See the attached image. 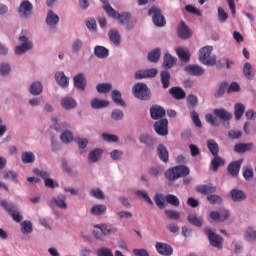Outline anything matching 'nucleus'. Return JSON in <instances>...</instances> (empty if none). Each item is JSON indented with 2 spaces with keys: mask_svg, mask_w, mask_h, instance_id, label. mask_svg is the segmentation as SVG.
<instances>
[{
  "mask_svg": "<svg viewBox=\"0 0 256 256\" xmlns=\"http://www.w3.org/2000/svg\"><path fill=\"white\" fill-rule=\"evenodd\" d=\"M101 155H103V150L99 148L90 151L88 155V163H97V161L101 159Z\"/></svg>",
  "mask_w": 256,
  "mask_h": 256,
  "instance_id": "473e14b6",
  "label": "nucleus"
},
{
  "mask_svg": "<svg viewBox=\"0 0 256 256\" xmlns=\"http://www.w3.org/2000/svg\"><path fill=\"white\" fill-rule=\"evenodd\" d=\"M132 91L137 99H149V87H147V84L137 83L133 86Z\"/></svg>",
  "mask_w": 256,
  "mask_h": 256,
  "instance_id": "0eeeda50",
  "label": "nucleus"
},
{
  "mask_svg": "<svg viewBox=\"0 0 256 256\" xmlns=\"http://www.w3.org/2000/svg\"><path fill=\"white\" fill-rule=\"evenodd\" d=\"M230 197L232 201L241 202V201H245L247 196H245V192H243V190L233 189L230 192Z\"/></svg>",
  "mask_w": 256,
  "mask_h": 256,
  "instance_id": "cd10ccee",
  "label": "nucleus"
},
{
  "mask_svg": "<svg viewBox=\"0 0 256 256\" xmlns=\"http://www.w3.org/2000/svg\"><path fill=\"white\" fill-rule=\"evenodd\" d=\"M97 256H113V251L110 248L102 247L96 252Z\"/></svg>",
  "mask_w": 256,
  "mask_h": 256,
  "instance_id": "338daca9",
  "label": "nucleus"
},
{
  "mask_svg": "<svg viewBox=\"0 0 256 256\" xmlns=\"http://www.w3.org/2000/svg\"><path fill=\"white\" fill-rule=\"evenodd\" d=\"M22 162L27 163H34L35 162V154L33 152H23L22 153Z\"/></svg>",
  "mask_w": 256,
  "mask_h": 256,
  "instance_id": "603ef678",
  "label": "nucleus"
},
{
  "mask_svg": "<svg viewBox=\"0 0 256 256\" xmlns=\"http://www.w3.org/2000/svg\"><path fill=\"white\" fill-rule=\"evenodd\" d=\"M166 203H169L170 205H173L174 207H179V198L177 196L168 194L165 197Z\"/></svg>",
  "mask_w": 256,
  "mask_h": 256,
  "instance_id": "4d7b16f0",
  "label": "nucleus"
},
{
  "mask_svg": "<svg viewBox=\"0 0 256 256\" xmlns=\"http://www.w3.org/2000/svg\"><path fill=\"white\" fill-rule=\"evenodd\" d=\"M159 59H161V49L156 48V49L152 50L150 53H148V60L151 63H157V61H159Z\"/></svg>",
  "mask_w": 256,
  "mask_h": 256,
  "instance_id": "37998d69",
  "label": "nucleus"
},
{
  "mask_svg": "<svg viewBox=\"0 0 256 256\" xmlns=\"http://www.w3.org/2000/svg\"><path fill=\"white\" fill-rule=\"evenodd\" d=\"M83 49V40L81 39H76L72 43V52L73 53H79Z\"/></svg>",
  "mask_w": 256,
  "mask_h": 256,
  "instance_id": "bf43d9fd",
  "label": "nucleus"
},
{
  "mask_svg": "<svg viewBox=\"0 0 256 256\" xmlns=\"http://www.w3.org/2000/svg\"><path fill=\"white\" fill-rule=\"evenodd\" d=\"M105 11L109 15V17H112L113 19H117L121 25H126L127 29H133V26L129 25V19H131V14L124 12V13H118L111 7V5H105Z\"/></svg>",
  "mask_w": 256,
  "mask_h": 256,
  "instance_id": "f257e3e1",
  "label": "nucleus"
},
{
  "mask_svg": "<svg viewBox=\"0 0 256 256\" xmlns=\"http://www.w3.org/2000/svg\"><path fill=\"white\" fill-rule=\"evenodd\" d=\"M225 162L221 159L219 156H215L214 159L211 162V169L213 171H217L221 165H223Z\"/></svg>",
  "mask_w": 256,
  "mask_h": 256,
  "instance_id": "6e6d98bb",
  "label": "nucleus"
},
{
  "mask_svg": "<svg viewBox=\"0 0 256 256\" xmlns=\"http://www.w3.org/2000/svg\"><path fill=\"white\" fill-rule=\"evenodd\" d=\"M18 14L22 19H29L33 15V4L29 0H24L18 7Z\"/></svg>",
  "mask_w": 256,
  "mask_h": 256,
  "instance_id": "6e6552de",
  "label": "nucleus"
},
{
  "mask_svg": "<svg viewBox=\"0 0 256 256\" xmlns=\"http://www.w3.org/2000/svg\"><path fill=\"white\" fill-rule=\"evenodd\" d=\"M91 197H94V199H105V195L103 194V191L99 188H93L90 191Z\"/></svg>",
  "mask_w": 256,
  "mask_h": 256,
  "instance_id": "e2e57ef3",
  "label": "nucleus"
},
{
  "mask_svg": "<svg viewBox=\"0 0 256 256\" xmlns=\"http://www.w3.org/2000/svg\"><path fill=\"white\" fill-rule=\"evenodd\" d=\"M155 249L159 255L171 256L173 255V247L170 244L163 242H156Z\"/></svg>",
  "mask_w": 256,
  "mask_h": 256,
  "instance_id": "f8f14e48",
  "label": "nucleus"
},
{
  "mask_svg": "<svg viewBox=\"0 0 256 256\" xmlns=\"http://www.w3.org/2000/svg\"><path fill=\"white\" fill-rule=\"evenodd\" d=\"M0 207H3V209H5V211L11 215L13 221H16V223H21V221H23V215L21 214V211H19V208L13 203H9L6 200L0 199Z\"/></svg>",
  "mask_w": 256,
  "mask_h": 256,
  "instance_id": "20e7f679",
  "label": "nucleus"
},
{
  "mask_svg": "<svg viewBox=\"0 0 256 256\" xmlns=\"http://www.w3.org/2000/svg\"><path fill=\"white\" fill-rule=\"evenodd\" d=\"M170 95L174 97V99H177L178 101H181V99H185V90H183L181 87H172L169 90Z\"/></svg>",
  "mask_w": 256,
  "mask_h": 256,
  "instance_id": "2f4dec72",
  "label": "nucleus"
},
{
  "mask_svg": "<svg viewBox=\"0 0 256 256\" xmlns=\"http://www.w3.org/2000/svg\"><path fill=\"white\" fill-rule=\"evenodd\" d=\"M244 239L249 243H255L256 241V230L253 227H248L244 234Z\"/></svg>",
  "mask_w": 256,
  "mask_h": 256,
  "instance_id": "a19ab883",
  "label": "nucleus"
},
{
  "mask_svg": "<svg viewBox=\"0 0 256 256\" xmlns=\"http://www.w3.org/2000/svg\"><path fill=\"white\" fill-rule=\"evenodd\" d=\"M112 101L116 103V105H120V107H125V101L121 98V92L119 90L112 91Z\"/></svg>",
  "mask_w": 256,
  "mask_h": 256,
  "instance_id": "c03bdc74",
  "label": "nucleus"
},
{
  "mask_svg": "<svg viewBox=\"0 0 256 256\" xmlns=\"http://www.w3.org/2000/svg\"><path fill=\"white\" fill-rule=\"evenodd\" d=\"M245 113V104L243 103H236L234 105V117L237 121L243 117Z\"/></svg>",
  "mask_w": 256,
  "mask_h": 256,
  "instance_id": "4c0bfd02",
  "label": "nucleus"
},
{
  "mask_svg": "<svg viewBox=\"0 0 256 256\" xmlns=\"http://www.w3.org/2000/svg\"><path fill=\"white\" fill-rule=\"evenodd\" d=\"M157 155L163 163H167L169 161V151H167V148L163 144L158 145Z\"/></svg>",
  "mask_w": 256,
  "mask_h": 256,
  "instance_id": "4be33fe9",
  "label": "nucleus"
},
{
  "mask_svg": "<svg viewBox=\"0 0 256 256\" xmlns=\"http://www.w3.org/2000/svg\"><path fill=\"white\" fill-rule=\"evenodd\" d=\"M207 147L213 157H217L219 155V144L213 139L207 141Z\"/></svg>",
  "mask_w": 256,
  "mask_h": 256,
  "instance_id": "ea45409f",
  "label": "nucleus"
},
{
  "mask_svg": "<svg viewBox=\"0 0 256 256\" xmlns=\"http://www.w3.org/2000/svg\"><path fill=\"white\" fill-rule=\"evenodd\" d=\"M61 106L63 109L71 110L77 107V101L73 99V97H64L61 100Z\"/></svg>",
  "mask_w": 256,
  "mask_h": 256,
  "instance_id": "a878e982",
  "label": "nucleus"
},
{
  "mask_svg": "<svg viewBox=\"0 0 256 256\" xmlns=\"http://www.w3.org/2000/svg\"><path fill=\"white\" fill-rule=\"evenodd\" d=\"M196 191L198 193H201L202 195H209L211 193H215V191H217V188L212 185H198L196 186Z\"/></svg>",
  "mask_w": 256,
  "mask_h": 256,
  "instance_id": "c756f323",
  "label": "nucleus"
},
{
  "mask_svg": "<svg viewBox=\"0 0 256 256\" xmlns=\"http://www.w3.org/2000/svg\"><path fill=\"white\" fill-rule=\"evenodd\" d=\"M54 77L56 83H58L60 87H62L63 89H67V87H69V77L65 76V72H56Z\"/></svg>",
  "mask_w": 256,
  "mask_h": 256,
  "instance_id": "a211bd4d",
  "label": "nucleus"
},
{
  "mask_svg": "<svg viewBox=\"0 0 256 256\" xmlns=\"http://www.w3.org/2000/svg\"><path fill=\"white\" fill-rule=\"evenodd\" d=\"M187 105L189 107H197V105H199V99L197 98L196 95H193V94H190L188 97H187Z\"/></svg>",
  "mask_w": 256,
  "mask_h": 256,
  "instance_id": "680f3d73",
  "label": "nucleus"
},
{
  "mask_svg": "<svg viewBox=\"0 0 256 256\" xmlns=\"http://www.w3.org/2000/svg\"><path fill=\"white\" fill-rule=\"evenodd\" d=\"M189 173H190L189 167L180 165V166H176L168 169L165 172V177L166 179H168V181H175L181 177H187Z\"/></svg>",
  "mask_w": 256,
  "mask_h": 256,
  "instance_id": "7ed1b4c3",
  "label": "nucleus"
},
{
  "mask_svg": "<svg viewBox=\"0 0 256 256\" xmlns=\"http://www.w3.org/2000/svg\"><path fill=\"white\" fill-rule=\"evenodd\" d=\"M19 41L21 45L15 47L16 55H23V53H27V51H31L33 49V41H31L26 36H20Z\"/></svg>",
  "mask_w": 256,
  "mask_h": 256,
  "instance_id": "39448f33",
  "label": "nucleus"
},
{
  "mask_svg": "<svg viewBox=\"0 0 256 256\" xmlns=\"http://www.w3.org/2000/svg\"><path fill=\"white\" fill-rule=\"evenodd\" d=\"M213 113L221 121H231L233 119V114L225 110V108H216L213 110Z\"/></svg>",
  "mask_w": 256,
  "mask_h": 256,
  "instance_id": "6ab92c4d",
  "label": "nucleus"
},
{
  "mask_svg": "<svg viewBox=\"0 0 256 256\" xmlns=\"http://www.w3.org/2000/svg\"><path fill=\"white\" fill-rule=\"evenodd\" d=\"M177 63V58L173 57L171 54L166 53L164 56L163 66L165 69H171Z\"/></svg>",
  "mask_w": 256,
  "mask_h": 256,
  "instance_id": "58836bf2",
  "label": "nucleus"
},
{
  "mask_svg": "<svg viewBox=\"0 0 256 256\" xmlns=\"http://www.w3.org/2000/svg\"><path fill=\"white\" fill-rule=\"evenodd\" d=\"M60 139L63 143H71V141L74 139L73 132L64 130L60 135Z\"/></svg>",
  "mask_w": 256,
  "mask_h": 256,
  "instance_id": "09e8293b",
  "label": "nucleus"
},
{
  "mask_svg": "<svg viewBox=\"0 0 256 256\" xmlns=\"http://www.w3.org/2000/svg\"><path fill=\"white\" fill-rule=\"evenodd\" d=\"M140 143H144L147 147H153L155 140L153 139V136L149 134H142L140 136Z\"/></svg>",
  "mask_w": 256,
  "mask_h": 256,
  "instance_id": "a18cd8bd",
  "label": "nucleus"
},
{
  "mask_svg": "<svg viewBox=\"0 0 256 256\" xmlns=\"http://www.w3.org/2000/svg\"><path fill=\"white\" fill-rule=\"evenodd\" d=\"M150 115L155 121L163 119L165 117V109L159 105L151 106Z\"/></svg>",
  "mask_w": 256,
  "mask_h": 256,
  "instance_id": "f3484780",
  "label": "nucleus"
},
{
  "mask_svg": "<svg viewBox=\"0 0 256 256\" xmlns=\"http://www.w3.org/2000/svg\"><path fill=\"white\" fill-rule=\"evenodd\" d=\"M231 217V212L228 209L222 208L218 211L210 212V219L212 221H217L218 223H223V221H227Z\"/></svg>",
  "mask_w": 256,
  "mask_h": 256,
  "instance_id": "9d476101",
  "label": "nucleus"
},
{
  "mask_svg": "<svg viewBox=\"0 0 256 256\" xmlns=\"http://www.w3.org/2000/svg\"><path fill=\"white\" fill-rule=\"evenodd\" d=\"M49 205L51 207H58L59 209H67V196L65 194H59L54 196L49 200Z\"/></svg>",
  "mask_w": 256,
  "mask_h": 256,
  "instance_id": "9b49d317",
  "label": "nucleus"
},
{
  "mask_svg": "<svg viewBox=\"0 0 256 256\" xmlns=\"http://www.w3.org/2000/svg\"><path fill=\"white\" fill-rule=\"evenodd\" d=\"M46 23L50 27H55L59 23V15L55 14L52 10H49L46 16Z\"/></svg>",
  "mask_w": 256,
  "mask_h": 256,
  "instance_id": "7c9ffc66",
  "label": "nucleus"
},
{
  "mask_svg": "<svg viewBox=\"0 0 256 256\" xmlns=\"http://www.w3.org/2000/svg\"><path fill=\"white\" fill-rule=\"evenodd\" d=\"M74 87L78 89V91H85V88L87 87V78L85 77V74L78 73L73 77Z\"/></svg>",
  "mask_w": 256,
  "mask_h": 256,
  "instance_id": "4468645a",
  "label": "nucleus"
},
{
  "mask_svg": "<svg viewBox=\"0 0 256 256\" xmlns=\"http://www.w3.org/2000/svg\"><path fill=\"white\" fill-rule=\"evenodd\" d=\"M160 77H161V83L163 85V88L164 89L169 88V83L171 81V74H169L168 71H163L161 72Z\"/></svg>",
  "mask_w": 256,
  "mask_h": 256,
  "instance_id": "49530a36",
  "label": "nucleus"
},
{
  "mask_svg": "<svg viewBox=\"0 0 256 256\" xmlns=\"http://www.w3.org/2000/svg\"><path fill=\"white\" fill-rule=\"evenodd\" d=\"M217 17L219 23H227V19H229V14L223 9V7H218Z\"/></svg>",
  "mask_w": 256,
  "mask_h": 256,
  "instance_id": "de8ad7c7",
  "label": "nucleus"
},
{
  "mask_svg": "<svg viewBox=\"0 0 256 256\" xmlns=\"http://www.w3.org/2000/svg\"><path fill=\"white\" fill-rule=\"evenodd\" d=\"M135 194L138 195V197H142V199H144V201H147L149 205L153 204V200L149 198V194L147 193V191L138 190L135 192Z\"/></svg>",
  "mask_w": 256,
  "mask_h": 256,
  "instance_id": "69168bd1",
  "label": "nucleus"
},
{
  "mask_svg": "<svg viewBox=\"0 0 256 256\" xmlns=\"http://www.w3.org/2000/svg\"><path fill=\"white\" fill-rule=\"evenodd\" d=\"M176 53L181 61L184 63H188L189 59H191V54L189 50L185 47H178L176 49Z\"/></svg>",
  "mask_w": 256,
  "mask_h": 256,
  "instance_id": "b1692460",
  "label": "nucleus"
},
{
  "mask_svg": "<svg viewBox=\"0 0 256 256\" xmlns=\"http://www.w3.org/2000/svg\"><path fill=\"white\" fill-rule=\"evenodd\" d=\"M213 52V46H205L199 51V61L202 62L206 67H213L217 63V57L211 56Z\"/></svg>",
  "mask_w": 256,
  "mask_h": 256,
  "instance_id": "f03ea898",
  "label": "nucleus"
},
{
  "mask_svg": "<svg viewBox=\"0 0 256 256\" xmlns=\"http://www.w3.org/2000/svg\"><path fill=\"white\" fill-rule=\"evenodd\" d=\"M95 227L101 231L102 235H114V233L117 231V228L111 225L100 224L96 225Z\"/></svg>",
  "mask_w": 256,
  "mask_h": 256,
  "instance_id": "f704fd0d",
  "label": "nucleus"
},
{
  "mask_svg": "<svg viewBox=\"0 0 256 256\" xmlns=\"http://www.w3.org/2000/svg\"><path fill=\"white\" fill-rule=\"evenodd\" d=\"M29 93L34 96L41 95L43 93V84L39 81L32 83L29 87Z\"/></svg>",
  "mask_w": 256,
  "mask_h": 256,
  "instance_id": "72a5a7b5",
  "label": "nucleus"
},
{
  "mask_svg": "<svg viewBox=\"0 0 256 256\" xmlns=\"http://www.w3.org/2000/svg\"><path fill=\"white\" fill-rule=\"evenodd\" d=\"M9 73H11V65H9V63L6 62L0 63V75L2 77H7Z\"/></svg>",
  "mask_w": 256,
  "mask_h": 256,
  "instance_id": "8fccbe9b",
  "label": "nucleus"
},
{
  "mask_svg": "<svg viewBox=\"0 0 256 256\" xmlns=\"http://www.w3.org/2000/svg\"><path fill=\"white\" fill-rule=\"evenodd\" d=\"M207 199L212 205H221L223 203V198L219 195H208Z\"/></svg>",
  "mask_w": 256,
  "mask_h": 256,
  "instance_id": "13d9d810",
  "label": "nucleus"
},
{
  "mask_svg": "<svg viewBox=\"0 0 256 256\" xmlns=\"http://www.w3.org/2000/svg\"><path fill=\"white\" fill-rule=\"evenodd\" d=\"M187 219L191 225H194V227H203V217L191 213L188 215Z\"/></svg>",
  "mask_w": 256,
  "mask_h": 256,
  "instance_id": "bb28decb",
  "label": "nucleus"
},
{
  "mask_svg": "<svg viewBox=\"0 0 256 256\" xmlns=\"http://www.w3.org/2000/svg\"><path fill=\"white\" fill-rule=\"evenodd\" d=\"M164 213L168 219H173L174 221H177L181 217V213L175 210H165Z\"/></svg>",
  "mask_w": 256,
  "mask_h": 256,
  "instance_id": "052dcab7",
  "label": "nucleus"
},
{
  "mask_svg": "<svg viewBox=\"0 0 256 256\" xmlns=\"http://www.w3.org/2000/svg\"><path fill=\"white\" fill-rule=\"evenodd\" d=\"M149 15H152V21L156 27H165V17L161 14V9L153 6L149 9Z\"/></svg>",
  "mask_w": 256,
  "mask_h": 256,
  "instance_id": "423d86ee",
  "label": "nucleus"
},
{
  "mask_svg": "<svg viewBox=\"0 0 256 256\" xmlns=\"http://www.w3.org/2000/svg\"><path fill=\"white\" fill-rule=\"evenodd\" d=\"M20 230L23 235H31L33 233V223L28 220L21 222Z\"/></svg>",
  "mask_w": 256,
  "mask_h": 256,
  "instance_id": "c9c22d12",
  "label": "nucleus"
},
{
  "mask_svg": "<svg viewBox=\"0 0 256 256\" xmlns=\"http://www.w3.org/2000/svg\"><path fill=\"white\" fill-rule=\"evenodd\" d=\"M255 149V144L253 142L248 143H238L234 146L235 153H247L249 151H253Z\"/></svg>",
  "mask_w": 256,
  "mask_h": 256,
  "instance_id": "2eb2a0df",
  "label": "nucleus"
},
{
  "mask_svg": "<svg viewBox=\"0 0 256 256\" xmlns=\"http://www.w3.org/2000/svg\"><path fill=\"white\" fill-rule=\"evenodd\" d=\"M242 163H243V159L230 163L228 166V173H230L232 177H237L239 175V171L241 169Z\"/></svg>",
  "mask_w": 256,
  "mask_h": 256,
  "instance_id": "aec40b11",
  "label": "nucleus"
},
{
  "mask_svg": "<svg viewBox=\"0 0 256 256\" xmlns=\"http://www.w3.org/2000/svg\"><path fill=\"white\" fill-rule=\"evenodd\" d=\"M108 37L111 43L115 45V47H119L121 45V34L115 30V29H110L108 32Z\"/></svg>",
  "mask_w": 256,
  "mask_h": 256,
  "instance_id": "412c9836",
  "label": "nucleus"
},
{
  "mask_svg": "<svg viewBox=\"0 0 256 256\" xmlns=\"http://www.w3.org/2000/svg\"><path fill=\"white\" fill-rule=\"evenodd\" d=\"M111 89H112V85L110 83H100L96 86V90L99 93H109Z\"/></svg>",
  "mask_w": 256,
  "mask_h": 256,
  "instance_id": "5fc2aeb1",
  "label": "nucleus"
},
{
  "mask_svg": "<svg viewBox=\"0 0 256 256\" xmlns=\"http://www.w3.org/2000/svg\"><path fill=\"white\" fill-rule=\"evenodd\" d=\"M111 117L112 119H114V121H121V119H123L124 117L123 110H119V109L113 110Z\"/></svg>",
  "mask_w": 256,
  "mask_h": 256,
  "instance_id": "774afa93",
  "label": "nucleus"
},
{
  "mask_svg": "<svg viewBox=\"0 0 256 256\" xmlns=\"http://www.w3.org/2000/svg\"><path fill=\"white\" fill-rule=\"evenodd\" d=\"M52 123L54 124V129H56V131H61V129H69V127H71V125L67 122L59 124L57 118L55 117L52 118Z\"/></svg>",
  "mask_w": 256,
  "mask_h": 256,
  "instance_id": "864d4df0",
  "label": "nucleus"
},
{
  "mask_svg": "<svg viewBox=\"0 0 256 256\" xmlns=\"http://www.w3.org/2000/svg\"><path fill=\"white\" fill-rule=\"evenodd\" d=\"M169 121L167 119H161L160 121L155 122L154 129L158 135L165 136L169 133L168 130Z\"/></svg>",
  "mask_w": 256,
  "mask_h": 256,
  "instance_id": "ddd939ff",
  "label": "nucleus"
},
{
  "mask_svg": "<svg viewBox=\"0 0 256 256\" xmlns=\"http://www.w3.org/2000/svg\"><path fill=\"white\" fill-rule=\"evenodd\" d=\"M178 35L181 39H189L191 37V30H189L184 22H181L178 26Z\"/></svg>",
  "mask_w": 256,
  "mask_h": 256,
  "instance_id": "c85d7f7f",
  "label": "nucleus"
},
{
  "mask_svg": "<svg viewBox=\"0 0 256 256\" xmlns=\"http://www.w3.org/2000/svg\"><path fill=\"white\" fill-rule=\"evenodd\" d=\"M204 231L212 247H216V249H223V238H221V236L213 232L211 228H205Z\"/></svg>",
  "mask_w": 256,
  "mask_h": 256,
  "instance_id": "1a4fd4ad",
  "label": "nucleus"
},
{
  "mask_svg": "<svg viewBox=\"0 0 256 256\" xmlns=\"http://www.w3.org/2000/svg\"><path fill=\"white\" fill-rule=\"evenodd\" d=\"M190 115L194 125L199 129H201V127H203V124H201V119L199 118V114L195 111H192Z\"/></svg>",
  "mask_w": 256,
  "mask_h": 256,
  "instance_id": "0e129e2a",
  "label": "nucleus"
},
{
  "mask_svg": "<svg viewBox=\"0 0 256 256\" xmlns=\"http://www.w3.org/2000/svg\"><path fill=\"white\" fill-rule=\"evenodd\" d=\"M90 213L97 217L105 215V213H107V206H105V204H96L90 208Z\"/></svg>",
  "mask_w": 256,
  "mask_h": 256,
  "instance_id": "393cba45",
  "label": "nucleus"
},
{
  "mask_svg": "<svg viewBox=\"0 0 256 256\" xmlns=\"http://www.w3.org/2000/svg\"><path fill=\"white\" fill-rule=\"evenodd\" d=\"M154 201L157 205V207H159V209H165V196L163 194H156L154 196Z\"/></svg>",
  "mask_w": 256,
  "mask_h": 256,
  "instance_id": "3c124183",
  "label": "nucleus"
},
{
  "mask_svg": "<svg viewBox=\"0 0 256 256\" xmlns=\"http://www.w3.org/2000/svg\"><path fill=\"white\" fill-rule=\"evenodd\" d=\"M94 55H96L98 59H107V57H109V49L103 46H96L94 48Z\"/></svg>",
  "mask_w": 256,
  "mask_h": 256,
  "instance_id": "e433bc0d",
  "label": "nucleus"
},
{
  "mask_svg": "<svg viewBox=\"0 0 256 256\" xmlns=\"http://www.w3.org/2000/svg\"><path fill=\"white\" fill-rule=\"evenodd\" d=\"M109 106V101L99 99V98H94L90 102V107L92 109H105V107Z\"/></svg>",
  "mask_w": 256,
  "mask_h": 256,
  "instance_id": "5701e85b",
  "label": "nucleus"
},
{
  "mask_svg": "<svg viewBox=\"0 0 256 256\" xmlns=\"http://www.w3.org/2000/svg\"><path fill=\"white\" fill-rule=\"evenodd\" d=\"M243 74L246 77V79H253L255 77V73L253 72V65L251 63L246 62L243 67Z\"/></svg>",
  "mask_w": 256,
  "mask_h": 256,
  "instance_id": "79ce46f5",
  "label": "nucleus"
},
{
  "mask_svg": "<svg viewBox=\"0 0 256 256\" xmlns=\"http://www.w3.org/2000/svg\"><path fill=\"white\" fill-rule=\"evenodd\" d=\"M186 73L188 75H193L194 77H200L205 74V69L199 65L191 64L185 67Z\"/></svg>",
  "mask_w": 256,
  "mask_h": 256,
  "instance_id": "dca6fc26",
  "label": "nucleus"
}]
</instances>
